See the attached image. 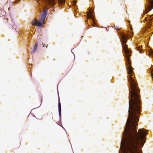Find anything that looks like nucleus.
Here are the masks:
<instances>
[{
	"mask_svg": "<svg viewBox=\"0 0 153 153\" xmlns=\"http://www.w3.org/2000/svg\"><path fill=\"white\" fill-rule=\"evenodd\" d=\"M131 87V100L129 101V116L127 120L121 144L122 153H142L140 149L146 141L147 130L144 128L137 131L136 126L139 120L138 116L140 108L137 88L132 74H128Z\"/></svg>",
	"mask_w": 153,
	"mask_h": 153,
	"instance_id": "nucleus-1",
	"label": "nucleus"
},
{
	"mask_svg": "<svg viewBox=\"0 0 153 153\" xmlns=\"http://www.w3.org/2000/svg\"><path fill=\"white\" fill-rule=\"evenodd\" d=\"M47 13V9H45L42 15L40 21L36 19L33 20L31 22V24L34 25H36L39 27L41 26L43 22L45 21V17Z\"/></svg>",
	"mask_w": 153,
	"mask_h": 153,
	"instance_id": "nucleus-2",
	"label": "nucleus"
},
{
	"mask_svg": "<svg viewBox=\"0 0 153 153\" xmlns=\"http://www.w3.org/2000/svg\"><path fill=\"white\" fill-rule=\"evenodd\" d=\"M48 4L53 5L55 4V0H44ZM59 3L61 4H63L65 2V0H58Z\"/></svg>",
	"mask_w": 153,
	"mask_h": 153,
	"instance_id": "nucleus-3",
	"label": "nucleus"
},
{
	"mask_svg": "<svg viewBox=\"0 0 153 153\" xmlns=\"http://www.w3.org/2000/svg\"><path fill=\"white\" fill-rule=\"evenodd\" d=\"M149 4L147 6L146 9V13L151 10L153 8V0H149Z\"/></svg>",
	"mask_w": 153,
	"mask_h": 153,
	"instance_id": "nucleus-4",
	"label": "nucleus"
},
{
	"mask_svg": "<svg viewBox=\"0 0 153 153\" xmlns=\"http://www.w3.org/2000/svg\"><path fill=\"white\" fill-rule=\"evenodd\" d=\"M87 16L88 18L92 19L93 18L92 12L91 10H90L88 12Z\"/></svg>",
	"mask_w": 153,
	"mask_h": 153,
	"instance_id": "nucleus-5",
	"label": "nucleus"
},
{
	"mask_svg": "<svg viewBox=\"0 0 153 153\" xmlns=\"http://www.w3.org/2000/svg\"><path fill=\"white\" fill-rule=\"evenodd\" d=\"M59 116H60L61 115V105L60 103V102H59Z\"/></svg>",
	"mask_w": 153,
	"mask_h": 153,
	"instance_id": "nucleus-6",
	"label": "nucleus"
},
{
	"mask_svg": "<svg viewBox=\"0 0 153 153\" xmlns=\"http://www.w3.org/2000/svg\"><path fill=\"white\" fill-rule=\"evenodd\" d=\"M37 43H36L34 45V48H33V52H34L37 49Z\"/></svg>",
	"mask_w": 153,
	"mask_h": 153,
	"instance_id": "nucleus-7",
	"label": "nucleus"
},
{
	"mask_svg": "<svg viewBox=\"0 0 153 153\" xmlns=\"http://www.w3.org/2000/svg\"><path fill=\"white\" fill-rule=\"evenodd\" d=\"M76 2V1H75L74 2V4H73V5H74V3H75V2Z\"/></svg>",
	"mask_w": 153,
	"mask_h": 153,
	"instance_id": "nucleus-8",
	"label": "nucleus"
},
{
	"mask_svg": "<svg viewBox=\"0 0 153 153\" xmlns=\"http://www.w3.org/2000/svg\"><path fill=\"white\" fill-rule=\"evenodd\" d=\"M152 75H153V72L152 73Z\"/></svg>",
	"mask_w": 153,
	"mask_h": 153,
	"instance_id": "nucleus-9",
	"label": "nucleus"
},
{
	"mask_svg": "<svg viewBox=\"0 0 153 153\" xmlns=\"http://www.w3.org/2000/svg\"><path fill=\"white\" fill-rule=\"evenodd\" d=\"M43 47H44V45H43Z\"/></svg>",
	"mask_w": 153,
	"mask_h": 153,
	"instance_id": "nucleus-10",
	"label": "nucleus"
},
{
	"mask_svg": "<svg viewBox=\"0 0 153 153\" xmlns=\"http://www.w3.org/2000/svg\"><path fill=\"white\" fill-rule=\"evenodd\" d=\"M152 54H153V52H152Z\"/></svg>",
	"mask_w": 153,
	"mask_h": 153,
	"instance_id": "nucleus-11",
	"label": "nucleus"
}]
</instances>
